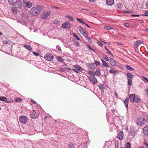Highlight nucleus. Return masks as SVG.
Masks as SVG:
<instances>
[{"label": "nucleus", "mask_w": 148, "mask_h": 148, "mask_svg": "<svg viewBox=\"0 0 148 148\" xmlns=\"http://www.w3.org/2000/svg\"><path fill=\"white\" fill-rule=\"evenodd\" d=\"M140 16L139 15H138V14H132L131 15V16L132 17H135V16L139 17Z\"/></svg>", "instance_id": "obj_49"}, {"label": "nucleus", "mask_w": 148, "mask_h": 148, "mask_svg": "<svg viewBox=\"0 0 148 148\" xmlns=\"http://www.w3.org/2000/svg\"><path fill=\"white\" fill-rule=\"evenodd\" d=\"M44 57L45 59L48 61H51L53 60V57L51 54H47Z\"/></svg>", "instance_id": "obj_9"}, {"label": "nucleus", "mask_w": 148, "mask_h": 148, "mask_svg": "<svg viewBox=\"0 0 148 148\" xmlns=\"http://www.w3.org/2000/svg\"><path fill=\"white\" fill-rule=\"evenodd\" d=\"M109 72L110 73H114L115 71L114 69H111L110 70H109Z\"/></svg>", "instance_id": "obj_45"}, {"label": "nucleus", "mask_w": 148, "mask_h": 148, "mask_svg": "<svg viewBox=\"0 0 148 148\" xmlns=\"http://www.w3.org/2000/svg\"><path fill=\"white\" fill-rule=\"evenodd\" d=\"M43 7L40 5H37L32 8L30 10V13L32 15L36 16L39 14L40 11L43 10Z\"/></svg>", "instance_id": "obj_1"}, {"label": "nucleus", "mask_w": 148, "mask_h": 148, "mask_svg": "<svg viewBox=\"0 0 148 148\" xmlns=\"http://www.w3.org/2000/svg\"><path fill=\"white\" fill-rule=\"evenodd\" d=\"M125 67L126 69L128 70L133 71L134 72L135 71L134 70L133 68L129 66L127 64H126L125 65Z\"/></svg>", "instance_id": "obj_26"}, {"label": "nucleus", "mask_w": 148, "mask_h": 148, "mask_svg": "<svg viewBox=\"0 0 148 148\" xmlns=\"http://www.w3.org/2000/svg\"><path fill=\"white\" fill-rule=\"evenodd\" d=\"M129 101V99L128 98H126L124 101V103L126 108L127 109L128 107V103Z\"/></svg>", "instance_id": "obj_25"}, {"label": "nucleus", "mask_w": 148, "mask_h": 148, "mask_svg": "<svg viewBox=\"0 0 148 148\" xmlns=\"http://www.w3.org/2000/svg\"><path fill=\"white\" fill-rule=\"evenodd\" d=\"M133 12L132 11L130 10H123V13H130V14H132Z\"/></svg>", "instance_id": "obj_37"}, {"label": "nucleus", "mask_w": 148, "mask_h": 148, "mask_svg": "<svg viewBox=\"0 0 148 148\" xmlns=\"http://www.w3.org/2000/svg\"><path fill=\"white\" fill-rule=\"evenodd\" d=\"M138 148H144V147H143L142 146V147H138Z\"/></svg>", "instance_id": "obj_64"}, {"label": "nucleus", "mask_w": 148, "mask_h": 148, "mask_svg": "<svg viewBox=\"0 0 148 148\" xmlns=\"http://www.w3.org/2000/svg\"><path fill=\"white\" fill-rule=\"evenodd\" d=\"M101 60L102 62V63L103 65L106 67H108L109 66L108 65L107 63L103 60L101 59Z\"/></svg>", "instance_id": "obj_31"}, {"label": "nucleus", "mask_w": 148, "mask_h": 148, "mask_svg": "<svg viewBox=\"0 0 148 148\" xmlns=\"http://www.w3.org/2000/svg\"><path fill=\"white\" fill-rule=\"evenodd\" d=\"M85 25H86L87 27H88L90 28V27L89 26L88 24L85 23L84 24Z\"/></svg>", "instance_id": "obj_59"}, {"label": "nucleus", "mask_w": 148, "mask_h": 148, "mask_svg": "<svg viewBox=\"0 0 148 148\" xmlns=\"http://www.w3.org/2000/svg\"><path fill=\"white\" fill-rule=\"evenodd\" d=\"M76 45L77 46H79V44L78 42H76Z\"/></svg>", "instance_id": "obj_61"}, {"label": "nucleus", "mask_w": 148, "mask_h": 148, "mask_svg": "<svg viewBox=\"0 0 148 148\" xmlns=\"http://www.w3.org/2000/svg\"><path fill=\"white\" fill-rule=\"evenodd\" d=\"M99 45L101 47L103 45V43L101 42H99Z\"/></svg>", "instance_id": "obj_57"}, {"label": "nucleus", "mask_w": 148, "mask_h": 148, "mask_svg": "<svg viewBox=\"0 0 148 148\" xmlns=\"http://www.w3.org/2000/svg\"><path fill=\"white\" fill-rule=\"evenodd\" d=\"M129 98L130 101L132 103L135 102L137 103L140 101V96L137 95H135V94L129 95Z\"/></svg>", "instance_id": "obj_2"}, {"label": "nucleus", "mask_w": 148, "mask_h": 148, "mask_svg": "<svg viewBox=\"0 0 148 148\" xmlns=\"http://www.w3.org/2000/svg\"><path fill=\"white\" fill-rule=\"evenodd\" d=\"M24 47L26 48V49H27L29 51H31L32 50V48L31 47L28 45H24Z\"/></svg>", "instance_id": "obj_28"}, {"label": "nucleus", "mask_w": 148, "mask_h": 148, "mask_svg": "<svg viewBox=\"0 0 148 148\" xmlns=\"http://www.w3.org/2000/svg\"><path fill=\"white\" fill-rule=\"evenodd\" d=\"M104 28L107 30H110L113 29L112 27L109 26H105L104 27Z\"/></svg>", "instance_id": "obj_42"}, {"label": "nucleus", "mask_w": 148, "mask_h": 148, "mask_svg": "<svg viewBox=\"0 0 148 148\" xmlns=\"http://www.w3.org/2000/svg\"><path fill=\"white\" fill-rule=\"evenodd\" d=\"M88 79L93 82L94 84L96 83L97 82V80L96 77L94 76H88Z\"/></svg>", "instance_id": "obj_13"}, {"label": "nucleus", "mask_w": 148, "mask_h": 148, "mask_svg": "<svg viewBox=\"0 0 148 148\" xmlns=\"http://www.w3.org/2000/svg\"><path fill=\"white\" fill-rule=\"evenodd\" d=\"M68 123V121H67L62 120L61 122H59V124L61 127H63L64 126V125H65V124Z\"/></svg>", "instance_id": "obj_19"}, {"label": "nucleus", "mask_w": 148, "mask_h": 148, "mask_svg": "<svg viewBox=\"0 0 148 148\" xmlns=\"http://www.w3.org/2000/svg\"><path fill=\"white\" fill-rule=\"evenodd\" d=\"M73 67L76 70L79 71H81L83 70L82 68L78 66L74 65Z\"/></svg>", "instance_id": "obj_24"}, {"label": "nucleus", "mask_w": 148, "mask_h": 148, "mask_svg": "<svg viewBox=\"0 0 148 148\" xmlns=\"http://www.w3.org/2000/svg\"><path fill=\"white\" fill-rule=\"evenodd\" d=\"M127 76L129 77V79H131L133 78L134 75H132V74L131 73H130L128 72L127 74Z\"/></svg>", "instance_id": "obj_29"}, {"label": "nucleus", "mask_w": 148, "mask_h": 148, "mask_svg": "<svg viewBox=\"0 0 148 148\" xmlns=\"http://www.w3.org/2000/svg\"><path fill=\"white\" fill-rule=\"evenodd\" d=\"M103 57L104 60L106 61H108L109 60V58H108L106 55L105 54L103 55Z\"/></svg>", "instance_id": "obj_38"}, {"label": "nucleus", "mask_w": 148, "mask_h": 148, "mask_svg": "<svg viewBox=\"0 0 148 148\" xmlns=\"http://www.w3.org/2000/svg\"><path fill=\"white\" fill-rule=\"evenodd\" d=\"M71 25L70 22L68 21L63 23L61 27L64 29L70 28Z\"/></svg>", "instance_id": "obj_8"}, {"label": "nucleus", "mask_w": 148, "mask_h": 148, "mask_svg": "<svg viewBox=\"0 0 148 148\" xmlns=\"http://www.w3.org/2000/svg\"><path fill=\"white\" fill-rule=\"evenodd\" d=\"M143 144L144 145H145L146 147L148 148V144L145 141H144L143 143Z\"/></svg>", "instance_id": "obj_53"}, {"label": "nucleus", "mask_w": 148, "mask_h": 148, "mask_svg": "<svg viewBox=\"0 0 148 148\" xmlns=\"http://www.w3.org/2000/svg\"><path fill=\"white\" fill-rule=\"evenodd\" d=\"M137 130H135L134 128L132 127L130 130V134L132 136H134L136 133Z\"/></svg>", "instance_id": "obj_12"}, {"label": "nucleus", "mask_w": 148, "mask_h": 148, "mask_svg": "<svg viewBox=\"0 0 148 148\" xmlns=\"http://www.w3.org/2000/svg\"><path fill=\"white\" fill-rule=\"evenodd\" d=\"M56 48L59 50L61 51V48L59 45H57L56 47Z\"/></svg>", "instance_id": "obj_48"}, {"label": "nucleus", "mask_w": 148, "mask_h": 148, "mask_svg": "<svg viewBox=\"0 0 148 148\" xmlns=\"http://www.w3.org/2000/svg\"><path fill=\"white\" fill-rule=\"evenodd\" d=\"M57 60L60 62H62L63 61V59L60 56H58L57 58Z\"/></svg>", "instance_id": "obj_39"}, {"label": "nucleus", "mask_w": 148, "mask_h": 148, "mask_svg": "<svg viewBox=\"0 0 148 148\" xmlns=\"http://www.w3.org/2000/svg\"><path fill=\"white\" fill-rule=\"evenodd\" d=\"M11 10L12 12V13L13 14H16L17 12V11L16 10L14 7H12L11 8Z\"/></svg>", "instance_id": "obj_33"}, {"label": "nucleus", "mask_w": 148, "mask_h": 148, "mask_svg": "<svg viewBox=\"0 0 148 148\" xmlns=\"http://www.w3.org/2000/svg\"><path fill=\"white\" fill-rule=\"evenodd\" d=\"M136 124L138 125L141 126L143 125L145 123V119L143 118H140L138 119L136 121Z\"/></svg>", "instance_id": "obj_6"}, {"label": "nucleus", "mask_w": 148, "mask_h": 148, "mask_svg": "<svg viewBox=\"0 0 148 148\" xmlns=\"http://www.w3.org/2000/svg\"><path fill=\"white\" fill-rule=\"evenodd\" d=\"M19 122L22 124H25L28 121V119L25 116H22L19 117Z\"/></svg>", "instance_id": "obj_3"}, {"label": "nucleus", "mask_w": 148, "mask_h": 148, "mask_svg": "<svg viewBox=\"0 0 148 148\" xmlns=\"http://www.w3.org/2000/svg\"><path fill=\"white\" fill-rule=\"evenodd\" d=\"M51 14V12H44L41 15V17L42 19L44 20H45L48 16Z\"/></svg>", "instance_id": "obj_7"}, {"label": "nucleus", "mask_w": 148, "mask_h": 148, "mask_svg": "<svg viewBox=\"0 0 148 148\" xmlns=\"http://www.w3.org/2000/svg\"><path fill=\"white\" fill-rule=\"evenodd\" d=\"M16 0H8L9 3L12 6L14 5V3H15Z\"/></svg>", "instance_id": "obj_30"}, {"label": "nucleus", "mask_w": 148, "mask_h": 148, "mask_svg": "<svg viewBox=\"0 0 148 148\" xmlns=\"http://www.w3.org/2000/svg\"><path fill=\"white\" fill-rule=\"evenodd\" d=\"M88 74L90 75H92L93 76L95 75V72L92 71H88Z\"/></svg>", "instance_id": "obj_32"}, {"label": "nucleus", "mask_w": 148, "mask_h": 148, "mask_svg": "<svg viewBox=\"0 0 148 148\" xmlns=\"http://www.w3.org/2000/svg\"><path fill=\"white\" fill-rule=\"evenodd\" d=\"M95 75L97 76L98 77H99L101 75L100 70L99 68H97L95 72Z\"/></svg>", "instance_id": "obj_21"}, {"label": "nucleus", "mask_w": 148, "mask_h": 148, "mask_svg": "<svg viewBox=\"0 0 148 148\" xmlns=\"http://www.w3.org/2000/svg\"><path fill=\"white\" fill-rule=\"evenodd\" d=\"M87 66L88 68L92 70H95L96 68V66L94 63H88Z\"/></svg>", "instance_id": "obj_10"}, {"label": "nucleus", "mask_w": 148, "mask_h": 148, "mask_svg": "<svg viewBox=\"0 0 148 148\" xmlns=\"http://www.w3.org/2000/svg\"><path fill=\"white\" fill-rule=\"evenodd\" d=\"M142 43L143 41L141 40H139L137 41L135 43V47H136V48L138 47L139 45H140Z\"/></svg>", "instance_id": "obj_22"}, {"label": "nucleus", "mask_w": 148, "mask_h": 148, "mask_svg": "<svg viewBox=\"0 0 148 148\" xmlns=\"http://www.w3.org/2000/svg\"><path fill=\"white\" fill-rule=\"evenodd\" d=\"M141 16H148V11H145V14H142Z\"/></svg>", "instance_id": "obj_43"}, {"label": "nucleus", "mask_w": 148, "mask_h": 148, "mask_svg": "<svg viewBox=\"0 0 148 148\" xmlns=\"http://www.w3.org/2000/svg\"><path fill=\"white\" fill-rule=\"evenodd\" d=\"M143 132L145 135H148V125H146L143 129Z\"/></svg>", "instance_id": "obj_20"}, {"label": "nucleus", "mask_w": 148, "mask_h": 148, "mask_svg": "<svg viewBox=\"0 0 148 148\" xmlns=\"http://www.w3.org/2000/svg\"><path fill=\"white\" fill-rule=\"evenodd\" d=\"M107 53L108 54L111 55L112 56H113V55L110 53L109 50H107Z\"/></svg>", "instance_id": "obj_52"}, {"label": "nucleus", "mask_w": 148, "mask_h": 148, "mask_svg": "<svg viewBox=\"0 0 148 148\" xmlns=\"http://www.w3.org/2000/svg\"><path fill=\"white\" fill-rule=\"evenodd\" d=\"M0 100L1 101H3L6 103L8 102L7 99L6 97L3 96L0 97Z\"/></svg>", "instance_id": "obj_23"}, {"label": "nucleus", "mask_w": 148, "mask_h": 148, "mask_svg": "<svg viewBox=\"0 0 148 148\" xmlns=\"http://www.w3.org/2000/svg\"><path fill=\"white\" fill-rule=\"evenodd\" d=\"M30 114L31 118L36 119L38 117V114L34 110H33L30 112Z\"/></svg>", "instance_id": "obj_4"}, {"label": "nucleus", "mask_w": 148, "mask_h": 148, "mask_svg": "<svg viewBox=\"0 0 148 148\" xmlns=\"http://www.w3.org/2000/svg\"><path fill=\"white\" fill-rule=\"evenodd\" d=\"M98 86L101 91H103V89L105 88L106 87V84L104 83L101 84L100 85H98Z\"/></svg>", "instance_id": "obj_17"}, {"label": "nucleus", "mask_w": 148, "mask_h": 148, "mask_svg": "<svg viewBox=\"0 0 148 148\" xmlns=\"http://www.w3.org/2000/svg\"><path fill=\"white\" fill-rule=\"evenodd\" d=\"M123 133L122 131L119 132L117 134V137L120 140L123 139Z\"/></svg>", "instance_id": "obj_15"}, {"label": "nucleus", "mask_w": 148, "mask_h": 148, "mask_svg": "<svg viewBox=\"0 0 148 148\" xmlns=\"http://www.w3.org/2000/svg\"><path fill=\"white\" fill-rule=\"evenodd\" d=\"M14 101L16 102H19L22 101V99L21 98H17L15 99Z\"/></svg>", "instance_id": "obj_36"}, {"label": "nucleus", "mask_w": 148, "mask_h": 148, "mask_svg": "<svg viewBox=\"0 0 148 148\" xmlns=\"http://www.w3.org/2000/svg\"><path fill=\"white\" fill-rule=\"evenodd\" d=\"M80 32L84 36H86L87 34L85 30L81 26L79 27Z\"/></svg>", "instance_id": "obj_14"}, {"label": "nucleus", "mask_w": 148, "mask_h": 148, "mask_svg": "<svg viewBox=\"0 0 148 148\" xmlns=\"http://www.w3.org/2000/svg\"><path fill=\"white\" fill-rule=\"evenodd\" d=\"M130 25V24L128 23H125L124 24V25L125 27H128Z\"/></svg>", "instance_id": "obj_50"}, {"label": "nucleus", "mask_w": 148, "mask_h": 148, "mask_svg": "<svg viewBox=\"0 0 148 148\" xmlns=\"http://www.w3.org/2000/svg\"><path fill=\"white\" fill-rule=\"evenodd\" d=\"M143 77L146 81L147 80V79H148L147 78L145 77Z\"/></svg>", "instance_id": "obj_63"}, {"label": "nucleus", "mask_w": 148, "mask_h": 148, "mask_svg": "<svg viewBox=\"0 0 148 148\" xmlns=\"http://www.w3.org/2000/svg\"><path fill=\"white\" fill-rule=\"evenodd\" d=\"M126 146L127 148H130V142H128L126 144Z\"/></svg>", "instance_id": "obj_44"}, {"label": "nucleus", "mask_w": 148, "mask_h": 148, "mask_svg": "<svg viewBox=\"0 0 148 148\" xmlns=\"http://www.w3.org/2000/svg\"><path fill=\"white\" fill-rule=\"evenodd\" d=\"M72 70L73 71H74L76 73H77L78 72V71L77 70H75V69H72Z\"/></svg>", "instance_id": "obj_58"}, {"label": "nucleus", "mask_w": 148, "mask_h": 148, "mask_svg": "<svg viewBox=\"0 0 148 148\" xmlns=\"http://www.w3.org/2000/svg\"><path fill=\"white\" fill-rule=\"evenodd\" d=\"M33 54L34 55V56H39V54H38V53H37L36 52H33Z\"/></svg>", "instance_id": "obj_47"}, {"label": "nucleus", "mask_w": 148, "mask_h": 148, "mask_svg": "<svg viewBox=\"0 0 148 148\" xmlns=\"http://www.w3.org/2000/svg\"><path fill=\"white\" fill-rule=\"evenodd\" d=\"M76 147V145L71 143L69 144V148H75Z\"/></svg>", "instance_id": "obj_27"}, {"label": "nucleus", "mask_w": 148, "mask_h": 148, "mask_svg": "<svg viewBox=\"0 0 148 148\" xmlns=\"http://www.w3.org/2000/svg\"><path fill=\"white\" fill-rule=\"evenodd\" d=\"M135 50L136 52L138 53V47H135Z\"/></svg>", "instance_id": "obj_55"}, {"label": "nucleus", "mask_w": 148, "mask_h": 148, "mask_svg": "<svg viewBox=\"0 0 148 148\" xmlns=\"http://www.w3.org/2000/svg\"><path fill=\"white\" fill-rule=\"evenodd\" d=\"M114 93H115V96L116 97H117V93L116 92H115Z\"/></svg>", "instance_id": "obj_62"}, {"label": "nucleus", "mask_w": 148, "mask_h": 148, "mask_svg": "<svg viewBox=\"0 0 148 148\" xmlns=\"http://www.w3.org/2000/svg\"><path fill=\"white\" fill-rule=\"evenodd\" d=\"M88 48L90 49L91 50H93L94 51V50L91 47H90V46L88 45Z\"/></svg>", "instance_id": "obj_56"}, {"label": "nucleus", "mask_w": 148, "mask_h": 148, "mask_svg": "<svg viewBox=\"0 0 148 148\" xmlns=\"http://www.w3.org/2000/svg\"><path fill=\"white\" fill-rule=\"evenodd\" d=\"M23 3L26 7L28 8H31L32 6V3L29 1L24 0L23 1Z\"/></svg>", "instance_id": "obj_11"}, {"label": "nucleus", "mask_w": 148, "mask_h": 148, "mask_svg": "<svg viewBox=\"0 0 148 148\" xmlns=\"http://www.w3.org/2000/svg\"><path fill=\"white\" fill-rule=\"evenodd\" d=\"M95 65L96 66H99L100 65V63L99 62L97 61H95Z\"/></svg>", "instance_id": "obj_41"}, {"label": "nucleus", "mask_w": 148, "mask_h": 148, "mask_svg": "<svg viewBox=\"0 0 148 148\" xmlns=\"http://www.w3.org/2000/svg\"><path fill=\"white\" fill-rule=\"evenodd\" d=\"M13 100L12 99H9L8 100V102L7 103H12V102H13Z\"/></svg>", "instance_id": "obj_46"}, {"label": "nucleus", "mask_w": 148, "mask_h": 148, "mask_svg": "<svg viewBox=\"0 0 148 148\" xmlns=\"http://www.w3.org/2000/svg\"><path fill=\"white\" fill-rule=\"evenodd\" d=\"M68 18L69 19V20H70L71 21H73V17H71V16H68Z\"/></svg>", "instance_id": "obj_51"}, {"label": "nucleus", "mask_w": 148, "mask_h": 148, "mask_svg": "<svg viewBox=\"0 0 148 148\" xmlns=\"http://www.w3.org/2000/svg\"><path fill=\"white\" fill-rule=\"evenodd\" d=\"M79 22L82 24H84L85 23L83 21L82 19H80V21H79Z\"/></svg>", "instance_id": "obj_54"}, {"label": "nucleus", "mask_w": 148, "mask_h": 148, "mask_svg": "<svg viewBox=\"0 0 148 148\" xmlns=\"http://www.w3.org/2000/svg\"><path fill=\"white\" fill-rule=\"evenodd\" d=\"M132 84V79H127V84L128 85L130 86Z\"/></svg>", "instance_id": "obj_34"}, {"label": "nucleus", "mask_w": 148, "mask_h": 148, "mask_svg": "<svg viewBox=\"0 0 148 148\" xmlns=\"http://www.w3.org/2000/svg\"><path fill=\"white\" fill-rule=\"evenodd\" d=\"M86 38V40H87L88 42L90 43H91V39L90 38L88 37L87 35L86 36H84Z\"/></svg>", "instance_id": "obj_35"}, {"label": "nucleus", "mask_w": 148, "mask_h": 148, "mask_svg": "<svg viewBox=\"0 0 148 148\" xmlns=\"http://www.w3.org/2000/svg\"><path fill=\"white\" fill-rule=\"evenodd\" d=\"M106 4L110 6H111L114 3V0H106Z\"/></svg>", "instance_id": "obj_18"}, {"label": "nucleus", "mask_w": 148, "mask_h": 148, "mask_svg": "<svg viewBox=\"0 0 148 148\" xmlns=\"http://www.w3.org/2000/svg\"><path fill=\"white\" fill-rule=\"evenodd\" d=\"M73 36L75 37V38L77 40H80V38L78 37L77 35L75 33H73Z\"/></svg>", "instance_id": "obj_40"}, {"label": "nucleus", "mask_w": 148, "mask_h": 148, "mask_svg": "<svg viewBox=\"0 0 148 148\" xmlns=\"http://www.w3.org/2000/svg\"><path fill=\"white\" fill-rule=\"evenodd\" d=\"M13 6H15L16 8L21 9L22 8V2L19 0H16Z\"/></svg>", "instance_id": "obj_5"}, {"label": "nucleus", "mask_w": 148, "mask_h": 148, "mask_svg": "<svg viewBox=\"0 0 148 148\" xmlns=\"http://www.w3.org/2000/svg\"><path fill=\"white\" fill-rule=\"evenodd\" d=\"M111 111L112 112V113H114L115 111V110L114 109H113L111 110Z\"/></svg>", "instance_id": "obj_60"}, {"label": "nucleus", "mask_w": 148, "mask_h": 148, "mask_svg": "<svg viewBox=\"0 0 148 148\" xmlns=\"http://www.w3.org/2000/svg\"><path fill=\"white\" fill-rule=\"evenodd\" d=\"M110 64L113 66H115L116 65V63L115 61L111 58H109V60L108 61Z\"/></svg>", "instance_id": "obj_16"}]
</instances>
